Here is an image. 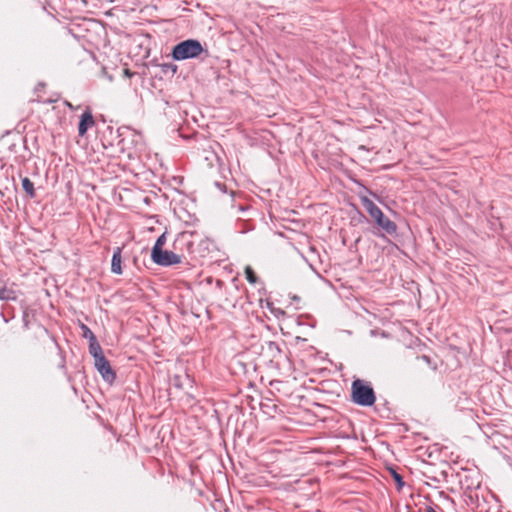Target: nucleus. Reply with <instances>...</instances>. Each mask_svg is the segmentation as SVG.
<instances>
[{
    "mask_svg": "<svg viewBox=\"0 0 512 512\" xmlns=\"http://www.w3.org/2000/svg\"><path fill=\"white\" fill-rule=\"evenodd\" d=\"M362 206L368 212L375 223L376 228L381 232L380 235L387 234L394 236L397 234V225L384 215L382 210L367 196H360Z\"/></svg>",
    "mask_w": 512,
    "mask_h": 512,
    "instance_id": "1",
    "label": "nucleus"
},
{
    "mask_svg": "<svg viewBox=\"0 0 512 512\" xmlns=\"http://www.w3.org/2000/svg\"><path fill=\"white\" fill-rule=\"evenodd\" d=\"M351 400L362 407H371L376 402V394L372 385L364 380L355 379L351 384Z\"/></svg>",
    "mask_w": 512,
    "mask_h": 512,
    "instance_id": "2",
    "label": "nucleus"
},
{
    "mask_svg": "<svg viewBox=\"0 0 512 512\" xmlns=\"http://www.w3.org/2000/svg\"><path fill=\"white\" fill-rule=\"evenodd\" d=\"M203 52L207 54L199 40L186 39L172 48L171 56L175 61H184L198 58Z\"/></svg>",
    "mask_w": 512,
    "mask_h": 512,
    "instance_id": "3",
    "label": "nucleus"
},
{
    "mask_svg": "<svg viewBox=\"0 0 512 512\" xmlns=\"http://www.w3.org/2000/svg\"><path fill=\"white\" fill-rule=\"evenodd\" d=\"M198 235L195 232L184 231L177 235L173 242V249L178 254L192 255L195 253V242Z\"/></svg>",
    "mask_w": 512,
    "mask_h": 512,
    "instance_id": "4",
    "label": "nucleus"
},
{
    "mask_svg": "<svg viewBox=\"0 0 512 512\" xmlns=\"http://www.w3.org/2000/svg\"><path fill=\"white\" fill-rule=\"evenodd\" d=\"M151 259L159 266L169 267L181 263L183 259H186V256L183 253L178 254L175 250H162L158 253L151 254Z\"/></svg>",
    "mask_w": 512,
    "mask_h": 512,
    "instance_id": "5",
    "label": "nucleus"
},
{
    "mask_svg": "<svg viewBox=\"0 0 512 512\" xmlns=\"http://www.w3.org/2000/svg\"><path fill=\"white\" fill-rule=\"evenodd\" d=\"M95 367L106 383L113 384L115 382L117 377L116 372L112 369L110 362L105 356L96 359Z\"/></svg>",
    "mask_w": 512,
    "mask_h": 512,
    "instance_id": "6",
    "label": "nucleus"
},
{
    "mask_svg": "<svg viewBox=\"0 0 512 512\" xmlns=\"http://www.w3.org/2000/svg\"><path fill=\"white\" fill-rule=\"evenodd\" d=\"M95 121L90 109H86L84 113L80 117V121L78 124V134L83 137L89 128L94 126Z\"/></svg>",
    "mask_w": 512,
    "mask_h": 512,
    "instance_id": "7",
    "label": "nucleus"
},
{
    "mask_svg": "<svg viewBox=\"0 0 512 512\" xmlns=\"http://www.w3.org/2000/svg\"><path fill=\"white\" fill-rule=\"evenodd\" d=\"M121 253H122V248H120V247L114 248L112 260H111V272L114 274H117V275L122 274Z\"/></svg>",
    "mask_w": 512,
    "mask_h": 512,
    "instance_id": "8",
    "label": "nucleus"
},
{
    "mask_svg": "<svg viewBox=\"0 0 512 512\" xmlns=\"http://www.w3.org/2000/svg\"><path fill=\"white\" fill-rule=\"evenodd\" d=\"M89 352L93 356L95 361L96 359H98V357L104 356L102 348L99 342L97 341V338L95 339V341H89Z\"/></svg>",
    "mask_w": 512,
    "mask_h": 512,
    "instance_id": "9",
    "label": "nucleus"
},
{
    "mask_svg": "<svg viewBox=\"0 0 512 512\" xmlns=\"http://www.w3.org/2000/svg\"><path fill=\"white\" fill-rule=\"evenodd\" d=\"M22 188L30 198H34L36 196L34 183L29 178L24 177L22 179Z\"/></svg>",
    "mask_w": 512,
    "mask_h": 512,
    "instance_id": "10",
    "label": "nucleus"
},
{
    "mask_svg": "<svg viewBox=\"0 0 512 512\" xmlns=\"http://www.w3.org/2000/svg\"><path fill=\"white\" fill-rule=\"evenodd\" d=\"M165 242H166V234L163 233L157 238V240L151 250V254H155V253H158V252L164 250L163 246L165 245Z\"/></svg>",
    "mask_w": 512,
    "mask_h": 512,
    "instance_id": "11",
    "label": "nucleus"
},
{
    "mask_svg": "<svg viewBox=\"0 0 512 512\" xmlns=\"http://www.w3.org/2000/svg\"><path fill=\"white\" fill-rule=\"evenodd\" d=\"M244 273H245L246 280L249 283L255 284L257 282L258 278L251 266H246Z\"/></svg>",
    "mask_w": 512,
    "mask_h": 512,
    "instance_id": "12",
    "label": "nucleus"
},
{
    "mask_svg": "<svg viewBox=\"0 0 512 512\" xmlns=\"http://www.w3.org/2000/svg\"><path fill=\"white\" fill-rule=\"evenodd\" d=\"M15 298V292L13 290L5 287L0 288V300H14Z\"/></svg>",
    "mask_w": 512,
    "mask_h": 512,
    "instance_id": "13",
    "label": "nucleus"
},
{
    "mask_svg": "<svg viewBox=\"0 0 512 512\" xmlns=\"http://www.w3.org/2000/svg\"><path fill=\"white\" fill-rule=\"evenodd\" d=\"M81 330H82V336L84 338L88 339L89 341H92V340L95 341L96 336L87 325L82 324Z\"/></svg>",
    "mask_w": 512,
    "mask_h": 512,
    "instance_id": "14",
    "label": "nucleus"
},
{
    "mask_svg": "<svg viewBox=\"0 0 512 512\" xmlns=\"http://www.w3.org/2000/svg\"><path fill=\"white\" fill-rule=\"evenodd\" d=\"M162 72L165 74L172 73L175 74L177 72V66L173 63H164L162 64Z\"/></svg>",
    "mask_w": 512,
    "mask_h": 512,
    "instance_id": "15",
    "label": "nucleus"
},
{
    "mask_svg": "<svg viewBox=\"0 0 512 512\" xmlns=\"http://www.w3.org/2000/svg\"><path fill=\"white\" fill-rule=\"evenodd\" d=\"M391 474H392L394 481L397 484V487L399 489L402 488L404 486L403 477L393 469L391 470Z\"/></svg>",
    "mask_w": 512,
    "mask_h": 512,
    "instance_id": "16",
    "label": "nucleus"
},
{
    "mask_svg": "<svg viewBox=\"0 0 512 512\" xmlns=\"http://www.w3.org/2000/svg\"><path fill=\"white\" fill-rule=\"evenodd\" d=\"M215 186L222 192V193H226L227 192V188H226V185L224 183H221V182H218L216 181L215 182Z\"/></svg>",
    "mask_w": 512,
    "mask_h": 512,
    "instance_id": "17",
    "label": "nucleus"
},
{
    "mask_svg": "<svg viewBox=\"0 0 512 512\" xmlns=\"http://www.w3.org/2000/svg\"><path fill=\"white\" fill-rule=\"evenodd\" d=\"M173 381H174V386H176L177 388H181L182 387L180 382H179L180 381V377L179 376H175Z\"/></svg>",
    "mask_w": 512,
    "mask_h": 512,
    "instance_id": "18",
    "label": "nucleus"
},
{
    "mask_svg": "<svg viewBox=\"0 0 512 512\" xmlns=\"http://www.w3.org/2000/svg\"><path fill=\"white\" fill-rule=\"evenodd\" d=\"M425 512H438V511L436 510V508H434L432 506H427L425 508Z\"/></svg>",
    "mask_w": 512,
    "mask_h": 512,
    "instance_id": "19",
    "label": "nucleus"
},
{
    "mask_svg": "<svg viewBox=\"0 0 512 512\" xmlns=\"http://www.w3.org/2000/svg\"><path fill=\"white\" fill-rule=\"evenodd\" d=\"M26 317H27V314L25 313L24 316H23V320L25 322V325H27Z\"/></svg>",
    "mask_w": 512,
    "mask_h": 512,
    "instance_id": "20",
    "label": "nucleus"
},
{
    "mask_svg": "<svg viewBox=\"0 0 512 512\" xmlns=\"http://www.w3.org/2000/svg\"><path fill=\"white\" fill-rule=\"evenodd\" d=\"M239 210L244 211L245 209L243 206H239Z\"/></svg>",
    "mask_w": 512,
    "mask_h": 512,
    "instance_id": "21",
    "label": "nucleus"
},
{
    "mask_svg": "<svg viewBox=\"0 0 512 512\" xmlns=\"http://www.w3.org/2000/svg\"><path fill=\"white\" fill-rule=\"evenodd\" d=\"M68 107L72 108V105L70 103H66Z\"/></svg>",
    "mask_w": 512,
    "mask_h": 512,
    "instance_id": "22",
    "label": "nucleus"
},
{
    "mask_svg": "<svg viewBox=\"0 0 512 512\" xmlns=\"http://www.w3.org/2000/svg\"><path fill=\"white\" fill-rule=\"evenodd\" d=\"M469 499H471V500L473 499V496L471 493L469 494Z\"/></svg>",
    "mask_w": 512,
    "mask_h": 512,
    "instance_id": "23",
    "label": "nucleus"
}]
</instances>
